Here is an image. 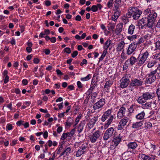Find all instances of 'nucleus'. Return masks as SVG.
<instances>
[{
  "label": "nucleus",
  "mask_w": 160,
  "mask_h": 160,
  "mask_svg": "<svg viewBox=\"0 0 160 160\" xmlns=\"http://www.w3.org/2000/svg\"><path fill=\"white\" fill-rule=\"evenodd\" d=\"M127 15L128 18L132 17L134 20L138 19L142 12L137 7H131L128 10Z\"/></svg>",
  "instance_id": "1"
},
{
  "label": "nucleus",
  "mask_w": 160,
  "mask_h": 160,
  "mask_svg": "<svg viewBox=\"0 0 160 160\" xmlns=\"http://www.w3.org/2000/svg\"><path fill=\"white\" fill-rule=\"evenodd\" d=\"M112 109H108L104 113L102 117L101 120L102 122H104L107 120L106 123L105 124L104 126L105 128L108 127L113 120L114 116L112 114Z\"/></svg>",
  "instance_id": "2"
},
{
  "label": "nucleus",
  "mask_w": 160,
  "mask_h": 160,
  "mask_svg": "<svg viewBox=\"0 0 160 160\" xmlns=\"http://www.w3.org/2000/svg\"><path fill=\"white\" fill-rule=\"evenodd\" d=\"M144 13L145 15H148L149 20L148 26L150 27H153V22L157 16V13L152 9L151 6H149L148 8L144 11Z\"/></svg>",
  "instance_id": "3"
},
{
  "label": "nucleus",
  "mask_w": 160,
  "mask_h": 160,
  "mask_svg": "<svg viewBox=\"0 0 160 160\" xmlns=\"http://www.w3.org/2000/svg\"><path fill=\"white\" fill-rule=\"evenodd\" d=\"M154 96L153 92H146L143 93L142 96H140L137 100L139 104L143 103L147 100L152 99L154 97Z\"/></svg>",
  "instance_id": "4"
},
{
  "label": "nucleus",
  "mask_w": 160,
  "mask_h": 160,
  "mask_svg": "<svg viewBox=\"0 0 160 160\" xmlns=\"http://www.w3.org/2000/svg\"><path fill=\"white\" fill-rule=\"evenodd\" d=\"M149 55V53L147 50L144 52L141 53L138 58H139L138 63V66H144L147 62V60Z\"/></svg>",
  "instance_id": "5"
},
{
  "label": "nucleus",
  "mask_w": 160,
  "mask_h": 160,
  "mask_svg": "<svg viewBox=\"0 0 160 160\" xmlns=\"http://www.w3.org/2000/svg\"><path fill=\"white\" fill-rule=\"evenodd\" d=\"M130 77V76L129 75H126L122 78L120 80V87L121 88H123L128 86L130 82L129 80Z\"/></svg>",
  "instance_id": "6"
},
{
  "label": "nucleus",
  "mask_w": 160,
  "mask_h": 160,
  "mask_svg": "<svg viewBox=\"0 0 160 160\" xmlns=\"http://www.w3.org/2000/svg\"><path fill=\"white\" fill-rule=\"evenodd\" d=\"M101 132L99 130H97L90 136L89 139L92 143L96 142L100 138Z\"/></svg>",
  "instance_id": "7"
},
{
  "label": "nucleus",
  "mask_w": 160,
  "mask_h": 160,
  "mask_svg": "<svg viewBox=\"0 0 160 160\" xmlns=\"http://www.w3.org/2000/svg\"><path fill=\"white\" fill-rule=\"evenodd\" d=\"M114 129L111 127L107 129L104 133L103 139L105 140H107L109 138L112 137L114 135Z\"/></svg>",
  "instance_id": "8"
},
{
  "label": "nucleus",
  "mask_w": 160,
  "mask_h": 160,
  "mask_svg": "<svg viewBox=\"0 0 160 160\" xmlns=\"http://www.w3.org/2000/svg\"><path fill=\"white\" fill-rule=\"evenodd\" d=\"M87 145L82 144L81 146L79 147V149L76 152V156L80 157L84 154L87 152Z\"/></svg>",
  "instance_id": "9"
},
{
  "label": "nucleus",
  "mask_w": 160,
  "mask_h": 160,
  "mask_svg": "<svg viewBox=\"0 0 160 160\" xmlns=\"http://www.w3.org/2000/svg\"><path fill=\"white\" fill-rule=\"evenodd\" d=\"M137 47V45L134 43H132L130 44L127 49H126L127 54L128 55L132 54L135 51Z\"/></svg>",
  "instance_id": "10"
},
{
  "label": "nucleus",
  "mask_w": 160,
  "mask_h": 160,
  "mask_svg": "<svg viewBox=\"0 0 160 160\" xmlns=\"http://www.w3.org/2000/svg\"><path fill=\"white\" fill-rule=\"evenodd\" d=\"M143 81L141 79L134 78L132 79L130 82V85L132 87H138L142 86Z\"/></svg>",
  "instance_id": "11"
},
{
  "label": "nucleus",
  "mask_w": 160,
  "mask_h": 160,
  "mask_svg": "<svg viewBox=\"0 0 160 160\" xmlns=\"http://www.w3.org/2000/svg\"><path fill=\"white\" fill-rule=\"evenodd\" d=\"M105 100L104 98H101L99 101L95 103L93 106L94 110L102 108L105 104Z\"/></svg>",
  "instance_id": "12"
},
{
  "label": "nucleus",
  "mask_w": 160,
  "mask_h": 160,
  "mask_svg": "<svg viewBox=\"0 0 160 160\" xmlns=\"http://www.w3.org/2000/svg\"><path fill=\"white\" fill-rule=\"evenodd\" d=\"M129 120L128 118L124 117L121 119L119 122L118 125L117 127L118 130H122L125 126Z\"/></svg>",
  "instance_id": "13"
},
{
  "label": "nucleus",
  "mask_w": 160,
  "mask_h": 160,
  "mask_svg": "<svg viewBox=\"0 0 160 160\" xmlns=\"http://www.w3.org/2000/svg\"><path fill=\"white\" fill-rule=\"evenodd\" d=\"M121 140V138L120 136H117L115 137L111 143V148L113 149L116 147L120 143Z\"/></svg>",
  "instance_id": "14"
},
{
  "label": "nucleus",
  "mask_w": 160,
  "mask_h": 160,
  "mask_svg": "<svg viewBox=\"0 0 160 160\" xmlns=\"http://www.w3.org/2000/svg\"><path fill=\"white\" fill-rule=\"evenodd\" d=\"M149 20L148 17H144L138 21V24L140 25L144 24V25H146V26L149 28L150 29L153 30V27H150L148 26L149 22Z\"/></svg>",
  "instance_id": "15"
},
{
  "label": "nucleus",
  "mask_w": 160,
  "mask_h": 160,
  "mask_svg": "<svg viewBox=\"0 0 160 160\" xmlns=\"http://www.w3.org/2000/svg\"><path fill=\"white\" fill-rule=\"evenodd\" d=\"M148 76L146 78L145 82L146 84H150L156 79V76H151L147 74Z\"/></svg>",
  "instance_id": "16"
},
{
  "label": "nucleus",
  "mask_w": 160,
  "mask_h": 160,
  "mask_svg": "<svg viewBox=\"0 0 160 160\" xmlns=\"http://www.w3.org/2000/svg\"><path fill=\"white\" fill-rule=\"evenodd\" d=\"M126 108L124 107L121 108L118 111L117 117L118 118L121 119L124 116L126 112Z\"/></svg>",
  "instance_id": "17"
},
{
  "label": "nucleus",
  "mask_w": 160,
  "mask_h": 160,
  "mask_svg": "<svg viewBox=\"0 0 160 160\" xmlns=\"http://www.w3.org/2000/svg\"><path fill=\"white\" fill-rule=\"evenodd\" d=\"M125 43L123 41H121L117 45V47L116 48V51L118 52H121L124 48L125 46Z\"/></svg>",
  "instance_id": "18"
},
{
  "label": "nucleus",
  "mask_w": 160,
  "mask_h": 160,
  "mask_svg": "<svg viewBox=\"0 0 160 160\" xmlns=\"http://www.w3.org/2000/svg\"><path fill=\"white\" fill-rule=\"evenodd\" d=\"M112 42L111 40L109 39H108L103 44V49L108 50V48L109 50H110L111 47L110 48V47L111 46Z\"/></svg>",
  "instance_id": "19"
},
{
  "label": "nucleus",
  "mask_w": 160,
  "mask_h": 160,
  "mask_svg": "<svg viewBox=\"0 0 160 160\" xmlns=\"http://www.w3.org/2000/svg\"><path fill=\"white\" fill-rule=\"evenodd\" d=\"M140 158L141 160H154V158H151L150 156L146 155L144 154L141 153L139 154L138 155Z\"/></svg>",
  "instance_id": "20"
},
{
  "label": "nucleus",
  "mask_w": 160,
  "mask_h": 160,
  "mask_svg": "<svg viewBox=\"0 0 160 160\" xmlns=\"http://www.w3.org/2000/svg\"><path fill=\"white\" fill-rule=\"evenodd\" d=\"M98 118L94 117L92 119L90 120L88 124V128L91 129L94 126L96 122L98 120Z\"/></svg>",
  "instance_id": "21"
},
{
  "label": "nucleus",
  "mask_w": 160,
  "mask_h": 160,
  "mask_svg": "<svg viewBox=\"0 0 160 160\" xmlns=\"http://www.w3.org/2000/svg\"><path fill=\"white\" fill-rule=\"evenodd\" d=\"M128 149H134L138 147V144L135 142H130L127 145Z\"/></svg>",
  "instance_id": "22"
},
{
  "label": "nucleus",
  "mask_w": 160,
  "mask_h": 160,
  "mask_svg": "<svg viewBox=\"0 0 160 160\" xmlns=\"http://www.w3.org/2000/svg\"><path fill=\"white\" fill-rule=\"evenodd\" d=\"M145 115V112L142 111L136 115V118L138 120H142L144 118Z\"/></svg>",
  "instance_id": "23"
},
{
  "label": "nucleus",
  "mask_w": 160,
  "mask_h": 160,
  "mask_svg": "<svg viewBox=\"0 0 160 160\" xmlns=\"http://www.w3.org/2000/svg\"><path fill=\"white\" fill-rule=\"evenodd\" d=\"M71 150V148L70 147L67 148L62 153L60 154V157L63 156L64 157H65L68 155L70 154Z\"/></svg>",
  "instance_id": "24"
},
{
  "label": "nucleus",
  "mask_w": 160,
  "mask_h": 160,
  "mask_svg": "<svg viewBox=\"0 0 160 160\" xmlns=\"http://www.w3.org/2000/svg\"><path fill=\"white\" fill-rule=\"evenodd\" d=\"M128 60L129 61L130 65L131 66H132L137 61V58L132 56L128 59Z\"/></svg>",
  "instance_id": "25"
},
{
  "label": "nucleus",
  "mask_w": 160,
  "mask_h": 160,
  "mask_svg": "<svg viewBox=\"0 0 160 160\" xmlns=\"http://www.w3.org/2000/svg\"><path fill=\"white\" fill-rule=\"evenodd\" d=\"M91 85H92V86L87 92V94L89 95L92 92L93 89L95 88L97 84L95 82H92Z\"/></svg>",
  "instance_id": "26"
},
{
  "label": "nucleus",
  "mask_w": 160,
  "mask_h": 160,
  "mask_svg": "<svg viewBox=\"0 0 160 160\" xmlns=\"http://www.w3.org/2000/svg\"><path fill=\"white\" fill-rule=\"evenodd\" d=\"M135 27L133 25L131 24L129 27L128 28V33L131 35L132 34L134 33Z\"/></svg>",
  "instance_id": "27"
},
{
  "label": "nucleus",
  "mask_w": 160,
  "mask_h": 160,
  "mask_svg": "<svg viewBox=\"0 0 160 160\" xmlns=\"http://www.w3.org/2000/svg\"><path fill=\"white\" fill-rule=\"evenodd\" d=\"M142 124V122H137L132 124V127L134 128H137L141 127Z\"/></svg>",
  "instance_id": "28"
},
{
  "label": "nucleus",
  "mask_w": 160,
  "mask_h": 160,
  "mask_svg": "<svg viewBox=\"0 0 160 160\" xmlns=\"http://www.w3.org/2000/svg\"><path fill=\"white\" fill-rule=\"evenodd\" d=\"M84 126V124L82 122H81L79 124L77 128V131L78 132V136H80L79 133L81 132L82 131Z\"/></svg>",
  "instance_id": "29"
},
{
  "label": "nucleus",
  "mask_w": 160,
  "mask_h": 160,
  "mask_svg": "<svg viewBox=\"0 0 160 160\" xmlns=\"http://www.w3.org/2000/svg\"><path fill=\"white\" fill-rule=\"evenodd\" d=\"M157 62L156 60H149L147 64V67L148 68H151L153 67V66Z\"/></svg>",
  "instance_id": "30"
},
{
  "label": "nucleus",
  "mask_w": 160,
  "mask_h": 160,
  "mask_svg": "<svg viewBox=\"0 0 160 160\" xmlns=\"http://www.w3.org/2000/svg\"><path fill=\"white\" fill-rule=\"evenodd\" d=\"M115 9L116 10H117L121 7V1L120 0H115Z\"/></svg>",
  "instance_id": "31"
},
{
  "label": "nucleus",
  "mask_w": 160,
  "mask_h": 160,
  "mask_svg": "<svg viewBox=\"0 0 160 160\" xmlns=\"http://www.w3.org/2000/svg\"><path fill=\"white\" fill-rule=\"evenodd\" d=\"M122 26L121 24H118L117 28L115 30V33L118 34H119L122 31Z\"/></svg>",
  "instance_id": "32"
},
{
  "label": "nucleus",
  "mask_w": 160,
  "mask_h": 160,
  "mask_svg": "<svg viewBox=\"0 0 160 160\" xmlns=\"http://www.w3.org/2000/svg\"><path fill=\"white\" fill-rule=\"evenodd\" d=\"M127 58L126 55L124 52V50H123L121 54L120 60L121 62H122Z\"/></svg>",
  "instance_id": "33"
},
{
  "label": "nucleus",
  "mask_w": 160,
  "mask_h": 160,
  "mask_svg": "<svg viewBox=\"0 0 160 160\" xmlns=\"http://www.w3.org/2000/svg\"><path fill=\"white\" fill-rule=\"evenodd\" d=\"M112 84V82L110 81H108L106 82L104 88H107V90H108Z\"/></svg>",
  "instance_id": "34"
},
{
  "label": "nucleus",
  "mask_w": 160,
  "mask_h": 160,
  "mask_svg": "<svg viewBox=\"0 0 160 160\" xmlns=\"http://www.w3.org/2000/svg\"><path fill=\"white\" fill-rule=\"evenodd\" d=\"M152 127V124L149 122H146L144 124V128L146 129H150Z\"/></svg>",
  "instance_id": "35"
},
{
  "label": "nucleus",
  "mask_w": 160,
  "mask_h": 160,
  "mask_svg": "<svg viewBox=\"0 0 160 160\" xmlns=\"http://www.w3.org/2000/svg\"><path fill=\"white\" fill-rule=\"evenodd\" d=\"M129 64V62L128 59L124 63L123 66V70H126L128 69Z\"/></svg>",
  "instance_id": "36"
},
{
  "label": "nucleus",
  "mask_w": 160,
  "mask_h": 160,
  "mask_svg": "<svg viewBox=\"0 0 160 160\" xmlns=\"http://www.w3.org/2000/svg\"><path fill=\"white\" fill-rule=\"evenodd\" d=\"M151 107V103L149 102H146L142 105V108L144 109H148Z\"/></svg>",
  "instance_id": "37"
},
{
  "label": "nucleus",
  "mask_w": 160,
  "mask_h": 160,
  "mask_svg": "<svg viewBox=\"0 0 160 160\" xmlns=\"http://www.w3.org/2000/svg\"><path fill=\"white\" fill-rule=\"evenodd\" d=\"M91 77V75L89 74L85 77L81 78L80 79L82 81H85L89 80Z\"/></svg>",
  "instance_id": "38"
},
{
  "label": "nucleus",
  "mask_w": 160,
  "mask_h": 160,
  "mask_svg": "<svg viewBox=\"0 0 160 160\" xmlns=\"http://www.w3.org/2000/svg\"><path fill=\"white\" fill-rule=\"evenodd\" d=\"M108 52L107 50L104 49L103 51L102 54L101 56V57L99 58L100 61H102L104 58L105 57V56L107 54Z\"/></svg>",
  "instance_id": "39"
},
{
  "label": "nucleus",
  "mask_w": 160,
  "mask_h": 160,
  "mask_svg": "<svg viewBox=\"0 0 160 160\" xmlns=\"http://www.w3.org/2000/svg\"><path fill=\"white\" fill-rule=\"evenodd\" d=\"M129 18L128 17L127 15V17L124 16L122 17V20L123 22L125 23L126 24L128 23L129 22V19L128 18Z\"/></svg>",
  "instance_id": "40"
},
{
  "label": "nucleus",
  "mask_w": 160,
  "mask_h": 160,
  "mask_svg": "<svg viewBox=\"0 0 160 160\" xmlns=\"http://www.w3.org/2000/svg\"><path fill=\"white\" fill-rule=\"evenodd\" d=\"M153 56L154 58L155 59L159 60H160V52L156 53Z\"/></svg>",
  "instance_id": "41"
},
{
  "label": "nucleus",
  "mask_w": 160,
  "mask_h": 160,
  "mask_svg": "<svg viewBox=\"0 0 160 160\" xmlns=\"http://www.w3.org/2000/svg\"><path fill=\"white\" fill-rule=\"evenodd\" d=\"M158 70L157 69L154 70H152L148 74L151 76H156L155 74L157 73Z\"/></svg>",
  "instance_id": "42"
},
{
  "label": "nucleus",
  "mask_w": 160,
  "mask_h": 160,
  "mask_svg": "<svg viewBox=\"0 0 160 160\" xmlns=\"http://www.w3.org/2000/svg\"><path fill=\"white\" fill-rule=\"evenodd\" d=\"M137 36L136 35H133L131 36L128 37V39L129 40L132 41L134 39H136L137 38Z\"/></svg>",
  "instance_id": "43"
},
{
  "label": "nucleus",
  "mask_w": 160,
  "mask_h": 160,
  "mask_svg": "<svg viewBox=\"0 0 160 160\" xmlns=\"http://www.w3.org/2000/svg\"><path fill=\"white\" fill-rule=\"evenodd\" d=\"M113 5V0H110L107 3V6L108 8H110Z\"/></svg>",
  "instance_id": "44"
},
{
  "label": "nucleus",
  "mask_w": 160,
  "mask_h": 160,
  "mask_svg": "<svg viewBox=\"0 0 160 160\" xmlns=\"http://www.w3.org/2000/svg\"><path fill=\"white\" fill-rule=\"evenodd\" d=\"M64 52H66L68 53H70L71 52V50L70 48H65L63 50Z\"/></svg>",
  "instance_id": "45"
},
{
  "label": "nucleus",
  "mask_w": 160,
  "mask_h": 160,
  "mask_svg": "<svg viewBox=\"0 0 160 160\" xmlns=\"http://www.w3.org/2000/svg\"><path fill=\"white\" fill-rule=\"evenodd\" d=\"M91 9L93 12H96L98 10V7L96 5H93L92 6Z\"/></svg>",
  "instance_id": "46"
},
{
  "label": "nucleus",
  "mask_w": 160,
  "mask_h": 160,
  "mask_svg": "<svg viewBox=\"0 0 160 160\" xmlns=\"http://www.w3.org/2000/svg\"><path fill=\"white\" fill-rule=\"evenodd\" d=\"M116 10V11L115 12L114 14L117 17H118V18L120 15L121 11L118 9Z\"/></svg>",
  "instance_id": "47"
},
{
  "label": "nucleus",
  "mask_w": 160,
  "mask_h": 160,
  "mask_svg": "<svg viewBox=\"0 0 160 160\" xmlns=\"http://www.w3.org/2000/svg\"><path fill=\"white\" fill-rule=\"evenodd\" d=\"M62 145H61L59 148L57 149V154H60V152L62 150Z\"/></svg>",
  "instance_id": "48"
},
{
  "label": "nucleus",
  "mask_w": 160,
  "mask_h": 160,
  "mask_svg": "<svg viewBox=\"0 0 160 160\" xmlns=\"http://www.w3.org/2000/svg\"><path fill=\"white\" fill-rule=\"evenodd\" d=\"M156 47L158 49L160 50V41H158L156 42Z\"/></svg>",
  "instance_id": "49"
},
{
  "label": "nucleus",
  "mask_w": 160,
  "mask_h": 160,
  "mask_svg": "<svg viewBox=\"0 0 160 160\" xmlns=\"http://www.w3.org/2000/svg\"><path fill=\"white\" fill-rule=\"evenodd\" d=\"M78 52L77 51H74L72 54V58H74L76 57L78 54Z\"/></svg>",
  "instance_id": "50"
},
{
  "label": "nucleus",
  "mask_w": 160,
  "mask_h": 160,
  "mask_svg": "<svg viewBox=\"0 0 160 160\" xmlns=\"http://www.w3.org/2000/svg\"><path fill=\"white\" fill-rule=\"evenodd\" d=\"M6 128L8 130H10L12 129V126L11 124H8L7 125Z\"/></svg>",
  "instance_id": "51"
},
{
  "label": "nucleus",
  "mask_w": 160,
  "mask_h": 160,
  "mask_svg": "<svg viewBox=\"0 0 160 160\" xmlns=\"http://www.w3.org/2000/svg\"><path fill=\"white\" fill-rule=\"evenodd\" d=\"M67 137L66 133H63L61 137V139L63 140H64Z\"/></svg>",
  "instance_id": "52"
},
{
  "label": "nucleus",
  "mask_w": 160,
  "mask_h": 160,
  "mask_svg": "<svg viewBox=\"0 0 160 160\" xmlns=\"http://www.w3.org/2000/svg\"><path fill=\"white\" fill-rule=\"evenodd\" d=\"M24 121L20 120L17 122L16 123L17 125L18 126H20L21 125H23L24 123Z\"/></svg>",
  "instance_id": "53"
},
{
  "label": "nucleus",
  "mask_w": 160,
  "mask_h": 160,
  "mask_svg": "<svg viewBox=\"0 0 160 160\" xmlns=\"http://www.w3.org/2000/svg\"><path fill=\"white\" fill-rule=\"evenodd\" d=\"M4 77H5V78H4V83H6L8 81L9 77L8 76V75H7Z\"/></svg>",
  "instance_id": "54"
},
{
  "label": "nucleus",
  "mask_w": 160,
  "mask_h": 160,
  "mask_svg": "<svg viewBox=\"0 0 160 160\" xmlns=\"http://www.w3.org/2000/svg\"><path fill=\"white\" fill-rule=\"evenodd\" d=\"M77 85H78V88H81L82 87V86L81 82L79 81H78L77 82Z\"/></svg>",
  "instance_id": "55"
},
{
  "label": "nucleus",
  "mask_w": 160,
  "mask_h": 160,
  "mask_svg": "<svg viewBox=\"0 0 160 160\" xmlns=\"http://www.w3.org/2000/svg\"><path fill=\"white\" fill-rule=\"evenodd\" d=\"M49 77V75L48 74L45 77V80H46V81L47 82H50V79Z\"/></svg>",
  "instance_id": "56"
},
{
  "label": "nucleus",
  "mask_w": 160,
  "mask_h": 160,
  "mask_svg": "<svg viewBox=\"0 0 160 160\" xmlns=\"http://www.w3.org/2000/svg\"><path fill=\"white\" fill-rule=\"evenodd\" d=\"M46 143L48 144V146L49 147H51L52 144V142L51 140H49Z\"/></svg>",
  "instance_id": "57"
},
{
  "label": "nucleus",
  "mask_w": 160,
  "mask_h": 160,
  "mask_svg": "<svg viewBox=\"0 0 160 160\" xmlns=\"http://www.w3.org/2000/svg\"><path fill=\"white\" fill-rule=\"evenodd\" d=\"M87 63V61L85 59H84L82 60V62L80 63V65L82 66L84 64H86Z\"/></svg>",
  "instance_id": "58"
},
{
  "label": "nucleus",
  "mask_w": 160,
  "mask_h": 160,
  "mask_svg": "<svg viewBox=\"0 0 160 160\" xmlns=\"http://www.w3.org/2000/svg\"><path fill=\"white\" fill-rule=\"evenodd\" d=\"M58 109L60 110L62 109L63 108V102L58 104Z\"/></svg>",
  "instance_id": "59"
},
{
  "label": "nucleus",
  "mask_w": 160,
  "mask_h": 160,
  "mask_svg": "<svg viewBox=\"0 0 160 160\" xmlns=\"http://www.w3.org/2000/svg\"><path fill=\"white\" fill-rule=\"evenodd\" d=\"M62 127H59L58 128L57 131L58 133H60L62 131Z\"/></svg>",
  "instance_id": "60"
},
{
  "label": "nucleus",
  "mask_w": 160,
  "mask_h": 160,
  "mask_svg": "<svg viewBox=\"0 0 160 160\" xmlns=\"http://www.w3.org/2000/svg\"><path fill=\"white\" fill-rule=\"evenodd\" d=\"M45 4L46 6H48L51 5V3L50 1L47 0L45 1Z\"/></svg>",
  "instance_id": "61"
},
{
  "label": "nucleus",
  "mask_w": 160,
  "mask_h": 160,
  "mask_svg": "<svg viewBox=\"0 0 160 160\" xmlns=\"http://www.w3.org/2000/svg\"><path fill=\"white\" fill-rule=\"evenodd\" d=\"M133 105H132L128 109V110L130 113L132 112L133 111Z\"/></svg>",
  "instance_id": "62"
},
{
  "label": "nucleus",
  "mask_w": 160,
  "mask_h": 160,
  "mask_svg": "<svg viewBox=\"0 0 160 160\" xmlns=\"http://www.w3.org/2000/svg\"><path fill=\"white\" fill-rule=\"evenodd\" d=\"M48 132L47 131H46L43 134V137L45 138H47L48 137Z\"/></svg>",
  "instance_id": "63"
},
{
  "label": "nucleus",
  "mask_w": 160,
  "mask_h": 160,
  "mask_svg": "<svg viewBox=\"0 0 160 160\" xmlns=\"http://www.w3.org/2000/svg\"><path fill=\"white\" fill-rule=\"evenodd\" d=\"M118 18V17H117L114 14L111 18V19L112 20L115 21V20H117V19Z\"/></svg>",
  "instance_id": "64"
}]
</instances>
